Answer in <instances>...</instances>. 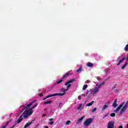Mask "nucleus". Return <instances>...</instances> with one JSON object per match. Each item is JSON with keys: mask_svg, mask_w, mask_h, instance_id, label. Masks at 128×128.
I'll list each match as a JSON object with an SVG mask.
<instances>
[{"mask_svg": "<svg viewBox=\"0 0 128 128\" xmlns=\"http://www.w3.org/2000/svg\"><path fill=\"white\" fill-rule=\"evenodd\" d=\"M36 106H38V104H36L34 106H33L28 110H25L22 114L24 116L23 118H28L30 116L32 115V110L34 108H36Z\"/></svg>", "mask_w": 128, "mask_h": 128, "instance_id": "f257e3e1", "label": "nucleus"}, {"mask_svg": "<svg viewBox=\"0 0 128 128\" xmlns=\"http://www.w3.org/2000/svg\"><path fill=\"white\" fill-rule=\"evenodd\" d=\"M94 118H88L86 119L83 124L84 126H88L92 122Z\"/></svg>", "mask_w": 128, "mask_h": 128, "instance_id": "f03ea898", "label": "nucleus"}, {"mask_svg": "<svg viewBox=\"0 0 128 128\" xmlns=\"http://www.w3.org/2000/svg\"><path fill=\"white\" fill-rule=\"evenodd\" d=\"M100 88L99 86L94 87V90H92L90 94L93 95L96 94L98 92V90H100Z\"/></svg>", "mask_w": 128, "mask_h": 128, "instance_id": "7ed1b4c3", "label": "nucleus"}, {"mask_svg": "<svg viewBox=\"0 0 128 128\" xmlns=\"http://www.w3.org/2000/svg\"><path fill=\"white\" fill-rule=\"evenodd\" d=\"M76 82V79H72L70 80L67 81L66 84H64V86H67V88H70V84L72 82Z\"/></svg>", "mask_w": 128, "mask_h": 128, "instance_id": "20e7f679", "label": "nucleus"}, {"mask_svg": "<svg viewBox=\"0 0 128 128\" xmlns=\"http://www.w3.org/2000/svg\"><path fill=\"white\" fill-rule=\"evenodd\" d=\"M107 128H114V121H110L108 122V126Z\"/></svg>", "mask_w": 128, "mask_h": 128, "instance_id": "39448f33", "label": "nucleus"}, {"mask_svg": "<svg viewBox=\"0 0 128 128\" xmlns=\"http://www.w3.org/2000/svg\"><path fill=\"white\" fill-rule=\"evenodd\" d=\"M34 102H35V101H33L30 103L29 104H27L24 108H22V112H24V110H28V108H30V106H32V104H34Z\"/></svg>", "mask_w": 128, "mask_h": 128, "instance_id": "423d86ee", "label": "nucleus"}, {"mask_svg": "<svg viewBox=\"0 0 128 128\" xmlns=\"http://www.w3.org/2000/svg\"><path fill=\"white\" fill-rule=\"evenodd\" d=\"M62 94H50V95H48V96H46L44 98H43L42 100H46V98H52V96H62Z\"/></svg>", "mask_w": 128, "mask_h": 128, "instance_id": "0eeeda50", "label": "nucleus"}, {"mask_svg": "<svg viewBox=\"0 0 128 128\" xmlns=\"http://www.w3.org/2000/svg\"><path fill=\"white\" fill-rule=\"evenodd\" d=\"M60 92H63V93H56L55 94H62V95H57V96H64V94H66V91H65L64 88H62L60 90Z\"/></svg>", "mask_w": 128, "mask_h": 128, "instance_id": "6e6552de", "label": "nucleus"}, {"mask_svg": "<svg viewBox=\"0 0 128 128\" xmlns=\"http://www.w3.org/2000/svg\"><path fill=\"white\" fill-rule=\"evenodd\" d=\"M108 104H110V102H108L105 104L103 106L102 108V112L106 110V109L108 108Z\"/></svg>", "mask_w": 128, "mask_h": 128, "instance_id": "1a4fd4ad", "label": "nucleus"}, {"mask_svg": "<svg viewBox=\"0 0 128 128\" xmlns=\"http://www.w3.org/2000/svg\"><path fill=\"white\" fill-rule=\"evenodd\" d=\"M22 121V115H21L20 117L18 118V120L15 122V125H16L18 124H20V122Z\"/></svg>", "mask_w": 128, "mask_h": 128, "instance_id": "9d476101", "label": "nucleus"}, {"mask_svg": "<svg viewBox=\"0 0 128 128\" xmlns=\"http://www.w3.org/2000/svg\"><path fill=\"white\" fill-rule=\"evenodd\" d=\"M84 118V116H83L80 118L77 122H76V124H80L82 122V120Z\"/></svg>", "mask_w": 128, "mask_h": 128, "instance_id": "9b49d317", "label": "nucleus"}, {"mask_svg": "<svg viewBox=\"0 0 128 128\" xmlns=\"http://www.w3.org/2000/svg\"><path fill=\"white\" fill-rule=\"evenodd\" d=\"M32 124V121L26 123V125L24 126V128H28V126H30Z\"/></svg>", "mask_w": 128, "mask_h": 128, "instance_id": "f8f14e48", "label": "nucleus"}, {"mask_svg": "<svg viewBox=\"0 0 128 128\" xmlns=\"http://www.w3.org/2000/svg\"><path fill=\"white\" fill-rule=\"evenodd\" d=\"M86 66H88V68H92L94 66V64L89 62L86 64Z\"/></svg>", "mask_w": 128, "mask_h": 128, "instance_id": "ddd939ff", "label": "nucleus"}, {"mask_svg": "<svg viewBox=\"0 0 128 128\" xmlns=\"http://www.w3.org/2000/svg\"><path fill=\"white\" fill-rule=\"evenodd\" d=\"M124 104V102H122V103H121V104L118 106L117 107V110H120L122 108Z\"/></svg>", "mask_w": 128, "mask_h": 128, "instance_id": "4468645a", "label": "nucleus"}, {"mask_svg": "<svg viewBox=\"0 0 128 128\" xmlns=\"http://www.w3.org/2000/svg\"><path fill=\"white\" fill-rule=\"evenodd\" d=\"M116 102H118V99H115L114 102H113L112 106L114 108H116L118 104H116Z\"/></svg>", "mask_w": 128, "mask_h": 128, "instance_id": "2eb2a0df", "label": "nucleus"}, {"mask_svg": "<svg viewBox=\"0 0 128 128\" xmlns=\"http://www.w3.org/2000/svg\"><path fill=\"white\" fill-rule=\"evenodd\" d=\"M104 84H106V80H104L102 84H96V86H99V88H101L102 86H104Z\"/></svg>", "mask_w": 128, "mask_h": 128, "instance_id": "dca6fc26", "label": "nucleus"}, {"mask_svg": "<svg viewBox=\"0 0 128 128\" xmlns=\"http://www.w3.org/2000/svg\"><path fill=\"white\" fill-rule=\"evenodd\" d=\"M70 76V72H67L63 75L62 78H67V76Z\"/></svg>", "mask_w": 128, "mask_h": 128, "instance_id": "f3484780", "label": "nucleus"}, {"mask_svg": "<svg viewBox=\"0 0 128 128\" xmlns=\"http://www.w3.org/2000/svg\"><path fill=\"white\" fill-rule=\"evenodd\" d=\"M124 60H126V58H122V60H120L118 63L117 64V66H120V64H122Z\"/></svg>", "mask_w": 128, "mask_h": 128, "instance_id": "a211bd4d", "label": "nucleus"}, {"mask_svg": "<svg viewBox=\"0 0 128 128\" xmlns=\"http://www.w3.org/2000/svg\"><path fill=\"white\" fill-rule=\"evenodd\" d=\"M82 104H80L79 106L78 107L77 109L78 110H82Z\"/></svg>", "mask_w": 128, "mask_h": 128, "instance_id": "6ab92c4d", "label": "nucleus"}, {"mask_svg": "<svg viewBox=\"0 0 128 128\" xmlns=\"http://www.w3.org/2000/svg\"><path fill=\"white\" fill-rule=\"evenodd\" d=\"M94 104V101H92V102H90L89 104H88L86 106H92V104Z\"/></svg>", "mask_w": 128, "mask_h": 128, "instance_id": "aec40b11", "label": "nucleus"}, {"mask_svg": "<svg viewBox=\"0 0 128 128\" xmlns=\"http://www.w3.org/2000/svg\"><path fill=\"white\" fill-rule=\"evenodd\" d=\"M128 66V62H125V64L121 67L122 70H124V68H126V66Z\"/></svg>", "mask_w": 128, "mask_h": 128, "instance_id": "412c9836", "label": "nucleus"}, {"mask_svg": "<svg viewBox=\"0 0 128 128\" xmlns=\"http://www.w3.org/2000/svg\"><path fill=\"white\" fill-rule=\"evenodd\" d=\"M82 70V66H80L78 70H77L76 72H80Z\"/></svg>", "mask_w": 128, "mask_h": 128, "instance_id": "4be33fe9", "label": "nucleus"}, {"mask_svg": "<svg viewBox=\"0 0 128 128\" xmlns=\"http://www.w3.org/2000/svg\"><path fill=\"white\" fill-rule=\"evenodd\" d=\"M52 102L51 100L47 101V102H44V104H52Z\"/></svg>", "mask_w": 128, "mask_h": 128, "instance_id": "5701e85b", "label": "nucleus"}, {"mask_svg": "<svg viewBox=\"0 0 128 128\" xmlns=\"http://www.w3.org/2000/svg\"><path fill=\"white\" fill-rule=\"evenodd\" d=\"M124 50H125V52H128V44L124 48Z\"/></svg>", "mask_w": 128, "mask_h": 128, "instance_id": "b1692460", "label": "nucleus"}, {"mask_svg": "<svg viewBox=\"0 0 128 128\" xmlns=\"http://www.w3.org/2000/svg\"><path fill=\"white\" fill-rule=\"evenodd\" d=\"M86 88H88V85L87 84H85V85L84 86L83 88H82V90H85Z\"/></svg>", "mask_w": 128, "mask_h": 128, "instance_id": "393cba45", "label": "nucleus"}, {"mask_svg": "<svg viewBox=\"0 0 128 128\" xmlns=\"http://www.w3.org/2000/svg\"><path fill=\"white\" fill-rule=\"evenodd\" d=\"M64 80H60L57 81L56 83L57 84H60V82H62Z\"/></svg>", "mask_w": 128, "mask_h": 128, "instance_id": "a878e982", "label": "nucleus"}, {"mask_svg": "<svg viewBox=\"0 0 128 128\" xmlns=\"http://www.w3.org/2000/svg\"><path fill=\"white\" fill-rule=\"evenodd\" d=\"M110 116H111L112 118H114V117L116 116V114L112 113L110 114Z\"/></svg>", "mask_w": 128, "mask_h": 128, "instance_id": "bb28decb", "label": "nucleus"}, {"mask_svg": "<svg viewBox=\"0 0 128 128\" xmlns=\"http://www.w3.org/2000/svg\"><path fill=\"white\" fill-rule=\"evenodd\" d=\"M96 111V108H94L92 110V112H94Z\"/></svg>", "mask_w": 128, "mask_h": 128, "instance_id": "cd10ccee", "label": "nucleus"}, {"mask_svg": "<svg viewBox=\"0 0 128 128\" xmlns=\"http://www.w3.org/2000/svg\"><path fill=\"white\" fill-rule=\"evenodd\" d=\"M70 124V120H68L66 123H65V124Z\"/></svg>", "mask_w": 128, "mask_h": 128, "instance_id": "c85d7f7f", "label": "nucleus"}, {"mask_svg": "<svg viewBox=\"0 0 128 128\" xmlns=\"http://www.w3.org/2000/svg\"><path fill=\"white\" fill-rule=\"evenodd\" d=\"M108 114H109L108 113L107 114H106V115H104V118H106V116H108Z\"/></svg>", "mask_w": 128, "mask_h": 128, "instance_id": "c756f323", "label": "nucleus"}, {"mask_svg": "<svg viewBox=\"0 0 128 128\" xmlns=\"http://www.w3.org/2000/svg\"><path fill=\"white\" fill-rule=\"evenodd\" d=\"M49 124H51V126H52V124H54V122H49Z\"/></svg>", "mask_w": 128, "mask_h": 128, "instance_id": "7c9ffc66", "label": "nucleus"}, {"mask_svg": "<svg viewBox=\"0 0 128 128\" xmlns=\"http://www.w3.org/2000/svg\"><path fill=\"white\" fill-rule=\"evenodd\" d=\"M8 124H10V121L7 122L5 126H8Z\"/></svg>", "mask_w": 128, "mask_h": 128, "instance_id": "2f4dec72", "label": "nucleus"}, {"mask_svg": "<svg viewBox=\"0 0 128 128\" xmlns=\"http://www.w3.org/2000/svg\"><path fill=\"white\" fill-rule=\"evenodd\" d=\"M78 100H82V96H78Z\"/></svg>", "mask_w": 128, "mask_h": 128, "instance_id": "473e14b6", "label": "nucleus"}, {"mask_svg": "<svg viewBox=\"0 0 128 128\" xmlns=\"http://www.w3.org/2000/svg\"><path fill=\"white\" fill-rule=\"evenodd\" d=\"M118 112V109L116 108V110H114V112Z\"/></svg>", "mask_w": 128, "mask_h": 128, "instance_id": "72a5a7b5", "label": "nucleus"}, {"mask_svg": "<svg viewBox=\"0 0 128 128\" xmlns=\"http://www.w3.org/2000/svg\"><path fill=\"white\" fill-rule=\"evenodd\" d=\"M44 94L42 93H40V96H43Z\"/></svg>", "mask_w": 128, "mask_h": 128, "instance_id": "f704fd0d", "label": "nucleus"}, {"mask_svg": "<svg viewBox=\"0 0 128 128\" xmlns=\"http://www.w3.org/2000/svg\"><path fill=\"white\" fill-rule=\"evenodd\" d=\"M6 128V125L0 127V128Z\"/></svg>", "mask_w": 128, "mask_h": 128, "instance_id": "c9c22d12", "label": "nucleus"}, {"mask_svg": "<svg viewBox=\"0 0 128 128\" xmlns=\"http://www.w3.org/2000/svg\"><path fill=\"white\" fill-rule=\"evenodd\" d=\"M110 77H108L105 80H106H106H110Z\"/></svg>", "mask_w": 128, "mask_h": 128, "instance_id": "e433bc0d", "label": "nucleus"}, {"mask_svg": "<svg viewBox=\"0 0 128 128\" xmlns=\"http://www.w3.org/2000/svg\"><path fill=\"white\" fill-rule=\"evenodd\" d=\"M97 80H100V77H97Z\"/></svg>", "mask_w": 128, "mask_h": 128, "instance_id": "4c0bfd02", "label": "nucleus"}, {"mask_svg": "<svg viewBox=\"0 0 128 128\" xmlns=\"http://www.w3.org/2000/svg\"><path fill=\"white\" fill-rule=\"evenodd\" d=\"M88 90H87L86 92V96H88Z\"/></svg>", "mask_w": 128, "mask_h": 128, "instance_id": "58836bf2", "label": "nucleus"}, {"mask_svg": "<svg viewBox=\"0 0 128 128\" xmlns=\"http://www.w3.org/2000/svg\"><path fill=\"white\" fill-rule=\"evenodd\" d=\"M82 96H86V94H82Z\"/></svg>", "mask_w": 128, "mask_h": 128, "instance_id": "ea45409f", "label": "nucleus"}, {"mask_svg": "<svg viewBox=\"0 0 128 128\" xmlns=\"http://www.w3.org/2000/svg\"><path fill=\"white\" fill-rule=\"evenodd\" d=\"M86 82H87V84H88V82H90V80H88L86 81Z\"/></svg>", "mask_w": 128, "mask_h": 128, "instance_id": "a19ab883", "label": "nucleus"}, {"mask_svg": "<svg viewBox=\"0 0 128 128\" xmlns=\"http://www.w3.org/2000/svg\"><path fill=\"white\" fill-rule=\"evenodd\" d=\"M68 88H67V89H66V90L65 89V92H68Z\"/></svg>", "mask_w": 128, "mask_h": 128, "instance_id": "79ce46f5", "label": "nucleus"}, {"mask_svg": "<svg viewBox=\"0 0 128 128\" xmlns=\"http://www.w3.org/2000/svg\"><path fill=\"white\" fill-rule=\"evenodd\" d=\"M49 120H54V119L53 118H50Z\"/></svg>", "mask_w": 128, "mask_h": 128, "instance_id": "37998d69", "label": "nucleus"}, {"mask_svg": "<svg viewBox=\"0 0 128 128\" xmlns=\"http://www.w3.org/2000/svg\"><path fill=\"white\" fill-rule=\"evenodd\" d=\"M118 92V89L116 90H115V92Z\"/></svg>", "mask_w": 128, "mask_h": 128, "instance_id": "c03bdc74", "label": "nucleus"}, {"mask_svg": "<svg viewBox=\"0 0 128 128\" xmlns=\"http://www.w3.org/2000/svg\"><path fill=\"white\" fill-rule=\"evenodd\" d=\"M114 88H116V86H114L112 88L113 90H114Z\"/></svg>", "mask_w": 128, "mask_h": 128, "instance_id": "a18cd8bd", "label": "nucleus"}, {"mask_svg": "<svg viewBox=\"0 0 128 128\" xmlns=\"http://www.w3.org/2000/svg\"><path fill=\"white\" fill-rule=\"evenodd\" d=\"M60 104H62V103L60 102V103L59 104V106H60Z\"/></svg>", "mask_w": 128, "mask_h": 128, "instance_id": "49530a36", "label": "nucleus"}, {"mask_svg": "<svg viewBox=\"0 0 128 128\" xmlns=\"http://www.w3.org/2000/svg\"><path fill=\"white\" fill-rule=\"evenodd\" d=\"M45 128H48V126H45Z\"/></svg>", "mask_w": 128, "mask_h": 128, "instance_id": "de8ad7c7", "label": "nucleus"}, {"mask_svg": "<svg viewBox=\"0 0 128 128\" xmlns=\"http://www.w3.org/2000/svg\"><path fill=\"white\" fill-rule=\"evenodd\" d=\"M14 128V126H12V128Z\"/></svg>", "mask_w": 128, "mask_h": 128, "instance_id": "09e8293b", "label": "nucleus"}, {"mask_svg": "<svg viewBox=\"0 0 128 128\" xmlns=\"http://www.w3.org/2000/svg\"><path fill=\"white\" fill-rule=\"evenodd\" d=\"M126 60H128V58H127Z\"/></svg>", "mask_w": 128, "mask_h": 128, "instance_id": "8fccbe9b", "label": "nucleus"}, {"mask_svg": "<svg viewBox=\"0 0 128 128\" xmlns=\"http://www.w3.org/2000/svg\"><path fill=\"white\" fill-rule=\"evenodd\" d=\"M43 116H44V115H43Z\"/></svg>", "mask_w": 128, "mask_h": 128, "instance_id": "3c124183", "label": "nucleus"}]
</instances>
